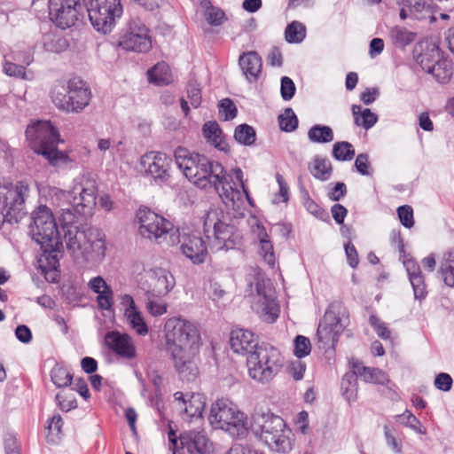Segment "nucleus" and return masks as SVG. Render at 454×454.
I'll return each mask as SVG.
<instances>
[{"label": "nucleus", "mask_w": 454, "mask_h": 454, "mask_svg": "<svg viewBox=\"0 0 454 454\" xmlns=\"http://www.w3.org/2000/svg\"><path fill=\"white\" fill-rule=\"evenodd\" d=\"M174 156L178 168L190 182L200 189L213 187L227 207H239L243 193L234 187L232 176L226 173L221 163L205 155L190 153L181 146L175 150Z\"/></svg>", "instance_id": "obj_1"}, {"label": "nucleus", "mask_w": 454, "mask_h": 454, "mask_svg": "<svg viewBox=\"0 0 454 454\" xmlns=\"http://www.w3.org/2000/svg\"><path fill=\"white\" fill-rule=\"evenodd\" d=\"M200 346V334L196 325L180 317L166 322L164 348L183 381L191 382L197 377L198 368L193 356Z\"/></svg>", "instance_id": "obj_2"}, {"label": "nucleus", "mask_w": 454, "mask_h": 454, "mask_svg": "<svg viewBox=\"0 0 454 454\" xmlns=\"http://www.w3.org/2000/svg\"><path fill=\"white\" fill-rule=\"evenodd\" d=\"M29 229L32 239L40 245L49 266L55 269L59 264L63 244L51 209L46 206H40L33 213Z\"/></svg>", "instance_id": "obj_3"}, {"label": "nucleus", "mask_w": 454, "mask_h": 454, "mask_svg": "<svg viewBox=\"0 0 454 454\" xmlns=\"http://www.w3.org/2000/svg\"><path fill=\"white\" fill-rule=\"evenodd\" d=\"M26 137L35 153L42 154L51 165L67 161L68 156L57 148L61 142L59 133L50 121H37L28 125Z\"/></svg>", "instance_id": "obj_4"}, {"label": "nucleus", "mask_w": 454, "mask_h": 454, "mask_svg": "<svg viewBox=\"0 0 454 454\" xmlns=\"http://www.w3.org/2000/svg\"><path fill=\"white\" fill-rule=\"evenodd\" d=\"M222 210L210 208L204 217V235L213 252L239 247L242 244L241 232L232 224L221 220Z\"/></svg>", "instance_id": "obj_5"}, {"label": "nucleus", "mask_w": 454, "mask_h": 454, "mask_svg": "<svg viewBox=\"0 0 454 454\" xmlns=\"http://www.w3.org/2000/svg\"><path fill=\"white\" fill-rule=\"evenodd\" d=\"M249 377L254 381L269 384L278 375L283 366L279 350L268 343H262L247 357Z\"/></svg>", "instance_id": "obj_6"}, {"label": "nucleus", "mask_w": 454, "mask_h": 454, "mask_svg": "<svg viewBox=\"0 0 454 454\" xmlns=\"http://www.w3.org/2000/svg\"><path fill=\"white\" fill-rule=\"evenodd\" d=\"M29 186L20 181L0 189V229L4 223H18L26 215L25 199Z\"/></svg>", "instance_id": "obj_7"}, {"label": "nucleus", "mask_w": 454, "mask_h": 454, "mask_svg": "<svg viewBox=\"0 0 454 454\" xmlns=\"http://www.w3.org/2000/svg\"><path fill=\"white\" fill-rule=\"evenodd\" d=\"M348 323L349 316L347 308L341 301H333L318 325L317 331L318 341L325 347L334 348Z\"/></svg>", "instance_id": "obj_8"}, {"label": "nucleus", "mask_w": 454, "mask_h": 454, "mask_svg": "<svg viewBox=\"0 0 454 454\" xmlns=\"http://www.w3.org/2000/svg\"><path fill=\"white\" fill-rule=\"evenodd\" d=\"M285 422L276 415H262L254 420L252 430L270 450L286 452L291 448L289 437L285 434Z\"/></svg>", "instance_id": "obj_9"}, {"label": "nucleus", "mask_w": 454, "mask_h": 454, "mask_svg": "<svg viewBox=\"0 0 454 454\" xmlns=\"http://www.w3.org/2000/svg\"><path fill=\"white\" fill-rule=\"evenodd\" d=\"M93 27L104 35L112 32L123 12L121 0H82Z\"/></svg>", "instance_id": "obj_10"}, {"label": "nucleus", "mask_w": 454, "mask_h": 454, "mask_svg": "<svg viewBox=\"0 0 454 454\" xmlns=\"http://www.w3.org/2000/svg\"><path fill=\"white\" fill-rule=\"evenodd\" d=\"M97 187L94 181L87 180L85 184L74 188V192L79 196H74L69 207L62 208L61 223L64 232L74 223L79 216L87 217L92 215L96 206Z\"/></svg>", "instance_id": "obj_11"}, {"label": "nucleus", "mask_w": 454, "mask_h": 454, "mask_svg": "<svg viewBox=\"0 0 454 454\" xmlns=\"http://www.w3.org/2000/svg\"><path fill=\"white\" fill-rule=\"evenodd\" d=\"M137 217L140 223L139 234L157 244L166 243L168 245L169 235L176 230L170 221L147 207L140 208Z\"/></svg>", "instance_id": "obj_12"}, {"label": "nucleus", "mask_w": 454, "mask_h": 454, "mask_svg": "<svg viewBox=\"0 0 454 454\" xmlns=\"http://www.w3.org/2000/svg\"><path fill=\"white\" fill-rule=\"evenodd\" d=\"M118 44L128 51L147 52L152 48L149 29L139 17H131L120 35Z\"/></svg>", "instance_id": "obj_13"}, {"label": "nucleus", "mask_w": 454, "mask_h": 454, "mask_svg": "<svg viewBox=\"0 0 454 454\" xmlns=\"http://www.w3.org/2000/svg\"><path fill=\"white\" fill-rule=\"evenodd\" d=\"M47 5L50 19L62 29L74 26L84 12L82 0H48Z\"/></svg>", "instance_id": "obj_14"}, {"label": "nucleus", "mask_w": 454, "mask_h": 454, "mask_svg": "<svg viewBox=\"0 0 454 454\" xmlns=\"http://www.w3.org/2000/svg\"><path fill=\"white\" fill-rule=\"evenodd\" d=\"M180 245L182 254L188 258L193 264H201L206 262L207 257V246L206 241L196 234H180L179 230H176L169 235L168 240V246Z\"/></svg>", "instance_id": "obj_15"}, {"label": "nucleus", "mask_w": 454, "mask_h": 454, "mask_svg": "<svg viewBox=\"0 0 454 454\" xmlns=\"http://www.w3.org/2000/svg\"><path fill=\"white\" fill-rule=\"evenodd\" d=\"M172 159L160 152H150L141 157L140 164L157 184H167L171 177Z\"/></svg>", "instance_id": "obj_16"}, {"label": "nucleus", "mask_w": 454, "mask_h": 454, "mask_svg": "<svg viewBox=\"0 0 454 454\" xmlns=\"http://www.w3.org/2000/svg\"><path fill=\"white\" fill-rule=\"evenodd\" d=\"M257 297L254 309L261 318L269 323H273L278 317L279 306L276 300L275 291L270 285L264 283L256 284Z\"/></svg>", "instance_id": "obj_17"}, {"label": "nucleus", "mask_w": 454, "mask_h": 454, "mask_svg": "<svg viewBox=\"0 0 454 454\" xmlns=\"http://www.w3.org/2000/svg\"><path fill=\"white\" fill-rule=\"evenodd\" d=\"M105 343L109 349L122 358L133 359L137 356L136 347L128 333L109 332L105 336Z\"/></svg>", "instance_id": "obj_18"}, {"label": "nucleus", "mask_w": 454, "mask_h": 454, "mask_svg": "<svg viewBox=\"0 0 454 454\" xmlns=\"http://www.w3.org/2000/svg\"><path fill=\"white\" fill-rule=\"evenodd\" d=\"M94 234V230H81L78 226H70L66 232L64 238L68 251L76 259H82L83 248H85L90 235Z\"/></svg>", "instance_id": "obj_19"}, {"label": "nucleus", "mask_w": 454, "mask_h": 454, "mask_svg": "<svg viewBox=\"0 0 454 454\" xmlns=\"http://www.w3.org/2000/svg\"><path fill=\"white\" fill-rule=\"evenodd\" d=\"M183 449L198 454H212L213 445L204 430H190L180 435Z\"/></svg>", "instance_id": "obj_20"}, {"label": "nucleus", "mask_w": 454, "mask_h": 454, "mask_svg": "<svg viewBox=\"0 0 454 454\" xmlns=\"http://www.w3.org/2000/svg\"><path fill=\"white\" fill-rule=\"evenodd\" d=\"M230 343L231 349L238 354L249 356L254 352L258 344L257 337L249 330L243 328L233 329L231 332Z\"/></svg>", "instance_id": "obj_21"}, {"label": "nucleus", "mask_w": 454, "mask_h": 454, "mask_svg": "<svg viewBox=\"0 0 454 454\" xmlns=\"http://www.w3.org/2000/svg\"><path fill=\"white\" fill-rule=\"evenodd\" d=\"M416 62L424 71H427L442 59L440 47L432 41H421L414 50Z\"/></svg>", "instance_id": "obj_22"}, {"label": "nucleus", "mask_w": 454, "mask_h": 454, "mask_svg": "<svg viewBox=\"0 0 454 454\" xmlns=\"http://www.w3.org/2000/svg\"><path fill=\"white\" fill-rule=\"evenodd\" d=\"M239 411L229 400L218 399L211 406L208 420L214 428L221 429Z\"/></svg>", "instance_id": "obj_23"}, {"label": "nucleus", "mask_w": 454, "mask_h": 454, "mask_svg": "<svg viewBox=\"0 0 454 454\" xmlns=\"http://www.w3.org/2000/svg\"><path fill=\"white\" fill-rule=\"evenodd\" d=\"M69 89L70 112L78 113L89 105L90 91L80 79L69 80Z\"/></svg>", "instance_id": "obj_24"}, {"label": "nucleus", "mask_w": 454, "mask_h": 454, "mask_svg": "<svg viewBox=\"0 0 454 454\" xmlns=\"http://www.w3.org/2000/svg\"><path fill=\"white\" fill-rule=\"evenodd\" d=\"M239 67L249 82H257L262 72V58L256 51L244 52L239 59Z\"/></svg>", "instance_id": "obj_25"}, {"label": "nucleus", "mask_w": 454, "mask_h": 454, "mask_svg": "<svg viewBox=\"0 0 454 454\" xmlns=\"http://www.w3.org/2000/svg\"><path fill=\"white\" fill-rule=\"evenodd\" d=\"M351 368L366 383L386 385L389 381L387 374L379 368L367 367L356 359L350 361Z\"/></svg>", "instance_id": "obj_26"}, {"label": "nucleus", "mask_w": 454, "mask_h": 454, "mask_svg": "<svg viewBox=\"0 0 454 454\" xmlns=\"http://www.w3.org/2000/svg\"><path fill=\"white\" fill-rule=\"evenodd\" d=\"M83 248L84 261H101L106 251V245L104 236L98 231L94 230V234L90 235L88 244Z\"/></svg>", "instance_id": "obj_27"}, {"label": "nucleus", "mask_w": 454, "mask_h": 454, "mask_svg": "<svg viewBox=\"0 0 454 454\" xmlns=\"http://www.w3.org/2000/svg\"><path fill=\"white\" fill-rule=\"evenodd\" d=\"M226 425L221 428L224 430L233 439H244L248 434L247 417L244 412L239 411L232 416L231 419H227Z\"/></svg>", "instance_id": "obj_28"}, {"label": "nucleus", "mask_w": 454, "mask_h": 454, "mask_svg": "<svg viewBox=\"0 0 454 454\" xmlns=\"http://www.w3.org/2000/svg\"><path fill=\"white\" fill-rule=\"evenodd\" d=\"M202 134L207 143L220 151H226L227 143L222 129L215 121H206L202 126Z\"/></svg>", "instance_id": "obj_29"}, {"label": "nucleus", "mask_w": 454, "mask_h": 454, "mask_svg": "<svg viewBox=\"0 0 454 454\" xmlns=\"http://www.w3.org/2000/svg\"><path fill=\"white\" fill-rule=\"evenodd\" d=\"M150 82L158 86L168 85L172 82V74L168 65L165 62L157 63L147 71Z\"/></svg>", "instance_id": "obj_30"}, {"label": "nucleus", "mask_w": 454, "mask_h": 454, "mask_svg": "<svg viewBox=\"0 0 454 454\" xmlns=\"http://www.w3.org/2000/svg\"><path fill=\"white\" fill-rule=\"evenodd\" d=\"M438 273L447 286L454 287V250L442 254Z\"/></svg>", "instance_id": "obj_31"}, {"label": "nucleus", "mask_w": 454, "mask_h": 454, "mask_svg": "<svg viewBox=\"0 0 454 454\" xmlns=\"http://www.w3.org/2000/svg\"><path fill=\"white\" fill-rule=\"evenodd\" d=\"M153 288L158 295H166L175 286L174 277L166 270L158 269L153 271Z\"/></svg>", "instance_id": "obj_32"}, {"label": "nucleus", "mask_w": 454, "mask_h": 454, "mask_svg": "<svg viewBox=\"0 0 454 454\" xmlns=\"http://www.w3.org/2000/svg\"><path fill=\"white\" fill-rule=\"evenodd\" d=\"M69 82L65 84L63 82L56 83L51 90L53 104L60 110L70 112L69 105Z\"/></svg>", "instance_id": "obj_33"}, {"label": "nucleus", "mask_w": 454, "mask_h": 454, "mask_svg": "<svg viewBox=\"0 0 454 454\" xmlns=\"http://www.w3.org/2000/svg\"><path fill=\"white\" fill-rule=\"evenodd\" d=\"M43 45L46 51L51 53L63 52L69 46L67 40L64 36L52 32L43 35Z\"/></svg>", "instance_id": "obj_34"}, {"label": "nucleus", "mask_w": 454, "mask_h": 454, "mask_svg": "<svg viewBox=\"0 0 454 454\" xmlns=\"http://www.w3.org/2000/svg\"><path fill=\"white\" fill-rule=\"evenodd\" d=\"M393 242H397L398 251L400 253V256L403 258V263L406 270L408 278L422 273L420 266L416 262V261L413 258L409 257V255H406L404 243L400 233L394 234Z\"/></svg>", "instance_id": "obj_35"}, {"label": "nucleus", "mask_w": 454, "mask_h": 454, "mask_svg": "<svg viewBox=\"0 0 454 454\" xmlns=\"http://www.w3.org/2000/svg\"><path fill=\"white\" fill-rule=\"evenodd\" d=\"M352 114L355 123L357 126H362L364 129L373 127L378 120V116L369 108L362 110V106L357 105L352 106Z\"/></svg>", "instance_id": "obj_36"}, {"label": "nucleus", "mask_w": 454, "mask_h": 454, "mask_svg": "<svg viewBox=\"0 0 454 454\" xmlns=\"http://www.w3.org/2000/svg\"><path fill=\"white\" fill-rule=\"evenodd\" d=\"M308 138L315 144H327L333 140V131L330 126L316 124L308 131Z\"/></svg>", "instance_id": "obj_37"}, {"label": "nucleus", "mask_w": 454, "mask_h": 454, "mask_svg": "<svg viewBox=\"0 0 454 454\" xmlns=\"http://www.w3.org/2000/svg\"><path fill=\"white\" fill-rule=\"evenodd\" d=\"M357 377L358 375L354 372H347L341 380L340 389L342 395L348 402H354L357 395Z\"/></svg>", "instance_id": "obj_38"}, {"label": "nucleus", "mask_w": 454, "mask_h": 454, "mask_svg": "<svg viewBox=\"0 0 454 454\" xmlns=\"http://www.w3.org/2000/svg\"><path fill=\"white\" fill-rule=\"evenodd\" d=\"M389 38L396 47L404 48L415 40L416 34L405 27L396 26L390 29Z\"/></svg>", "instance_id": "obj_39"}, {"label": "nucleus", "mask_w": 454, "mask_h": 454, "mask_svg": "<svg viewBox=\"0 0 454 454\" xmlns=\"http://www.w3.org/2000/svg\"><path fill=\"white\" fill-rule=\"evenodd\" d=\"M332 170V164L329 160L320 156H315L313 166L310 168V173L315 178L320 181H326L330 179Z\"/></svg>", "instance_id": "obj_40"}, {"label": "nucleus", "mask_w": 454, "mask_h": 454, "mask_svg": "<svg viewBox=\"0 0 454 454\" xmlns=\"http://www.w3.org/2000/svg\"><path fill=\"white\" fill-rule=\"evenodd\" d=\"M127 324L134 330L138 335L145 336L148 333L147 324L139 309L129 311L123 314Z\"/></svg>", "instance_id": "obj_41"}, {"label": "nucleus", "mask_w": 454, "mask_h": 454, "mask_svg": "<svg viewBox=\"0 0 454 454\" xmlns=\"http://www.w3.org/2000/svg\"><path fill=\"white\" fill-rule=\"evenodd\" d=\"M205 408V403L201 400L200 395H192L184 407L180 409L184 411L186 419L201 418Z\"/></svg>", "instance_id": "obj_42"}, {"label": "nucleus", "mask_w": 454, "mask_h": 454, "mask_svg": "<svg viewBox=\"0 0 454 454\" xmlns=\"http://www.w3.org/2000/svg\"><path fill=\"white\" fill-rule=\"evenodd\" d=\"M427 73L431 74L439 82L446 83L452 75V67L450 61L441 59Z\"/></svg>", "instance_id": "obj_43"}, {"label": "nucleus", "mask_w": 454, "mask_h": 454, "mask_svg": "<svg viewBox=\"0 0 454 454\" xmlns=\"http://www.w3.org/2000/svg\"><path fill=\"white\" fill-rule=\"evenodd\" d=\"M234 138L238 143L250 146L256 140L255 129L247 123L238 125L235 128Z\"/></svg>", "instance_id": "obj_44"}, {"label": "nucleus", "mask_w": 454, "mask_h": 454, "mask_svg": "<svg viewBox=\"0 0 454 454\" xmlns=\"http://www.w3.org/2000/svg\"><path fill=\"white\" fill-rule=\"evenodd\" d=\"M306 36V27L299 21H293L287 25L285 30L286 40L289 43H301Z\"/></svg>", "instance_id": "obj_45"}, {"label": "nucleus", "mask_w": 454, "mask_h": 454, "mask_svg": "<svg viewBox=\"0 0 454 454\" xmlns=\"http://www.w3.org/2000/svg\"><path fill=\"white\" fill-rule=\"evenodd\" d=\"M260 239V254L263 257V260L270 266L274 267L275 265V253L273 249V245L269 239V236L266 233L265 230L259 233Z\"/></svg>", "instance_id": "obj_46"}, {"label": "nucleus", "mask_w": 454, "mask_h": 454, "mask_svg": "<svg viewBox=\"0 0 454 454\" xmlns=\"http://www.w3.org/2000/svg\"><path fill=\"white\" fill-rule=\"evenodd\" d=\"M51 379L57 387H64L71 385L73 375L67 368L57 364L51 371Z\"/></svg>", "instance_id": "obj_47"}, {"label": "nucleus", "mask_w": 454, "mask_h": 454, "mask_svg": "<svg viewBox=\"0 0 454 454\" xmlns=\"http://www.w3.org/2000/svg\"><path fill=\"white\" fill-rule=\"evenodd\" d=\"M333 156L337 160H350L355 156V149L348 142H336L333 146Z\"/></svg>", "instance_id": "obj_48"}, {"label": "nucleus", "mask_w": 454, "mask_h": 454, "mask_svg": "<svg viewBox=\"0 0 454 454\" xmlns=\"http://www.w3.org/2000/svg\"><path fill=\"white\" fill-rule=\"evenodd\" d=\"M280 129L285 132L294 131L298 127V118L294 110L290 107L286 108L284 113L278 116Z\"/></svg>", "instance_id": "obj_49"}, {"label": "nucleus", "mask_w": 454, "mask_h": 454, "mask_svg": "<svg viewBox=\"0 0 454 454\" xmlns=\"http://www.w3.org/2000/svg\"><path fill=\"white\" fill-rule=\"evenodd\" d=\"M395 418L402 425L414 432L419 434H426V429L423 428L420 421L409 410H406L403 414L397 415Z\"/></svg>", "instance_id": "obj_50"}, {"label": "nucleus", "mask_w": 454, "mask_h": 454, "mask_svg": "<svg viewBox=\"0 0 454 454\" xmlns=\"http://www.w3.org/2000/svg\"><path fill=\"white\" fill-rule=\"evenodd\" d=\"M413 289L414 299L422 301L427 296V285L422 273L409 278Z\"/></svg>", "instance_id": "obj_51"}, {"label": "nucleus", "mask_w": 454, "mask_h": 454, "mask_svg": "<svg viewBox=\"0 0 454 454\" xmlns=\"http://www.w3.org/2000/svg\"><path fill=\"white\" fill-rule=\"evenodd\" d=\"M218 112L223 121H231L237 116L238 109L233 101L226 98L219 102Z\"/></svg>", "instance_id": "obj_52"}, {"label": "nucleus", "mask_w": 454, "mask_h": 454, "mask_svg": "<svg viewBox=\"0 0 454 454\" xmlns=\"http://www.w3.org/2000/svg\"><path fill=\"white\" fill-rule=\"evenodd\" d=\"M97 302L99 309L111 311L114 306V292L109 286L98 294Z\"/></svg>", "instance_id": "obj_53"}, {"label": "nucleus", "mask_w": 454, "mask_h": 454, "mask_svg": "<svg viewBox=\"0 0 454 454\" xmlns=\"http://www.w3.org/2000/svg\"><path fill=\"white\" fill-rule=\"evenodd\" d=\"M311 345L309 338L298 335L294 340V353L296 357L302 358L310 353Z\"/></svg>", "instance_id": "obj_54"}, {"label": "nucleus", "mask_w": 454, "mask_h": 454, "mask_svg": "<svg viewBox=\"0 0 454 454\" xmlns=\"http://www.w3.org/2000/svg\"><path fill=\"white\" fill-rule=\"evenodd\" d=\"M4 72L8 76L20 78L23 80L32 79V77L27 76L26 68L23 66L12 63L11 61H5L4 64Z\"/></svg>", "instance_id": "obj_55"}, {"label": "nucleus", "mask_w": 454, "mask_h": 454, "mask_svg": "<svg viewBox=\"0 0 454 454\" xmlns=\"http://www.w3.org/2000/svg\"><path fill=\"white\" fill-rule=\"evenodd\" d=\"M369 324L376 332L377 335L382 340H388L391 336V332L388 327L383 323L376 315H371L369 317Z\"/></svg>", "instance_id": "obj_56"}, {"label": "nucleus", "mask_w": 454, "mask_h": 454, "mask_svg": "<svg viewBox=\"0 0 454 454\" xmlns=\"http://www.w3.org/2000/svg\"><path fill=\"white\" fill-rule=\"evenodd\" d=\"M58 402V405L63 411H69L77 407V401L73 394L67 395L64 393H59L55 397Z\"/></svg>", "instance_id": "obj_57"}, {"label": "nucleus", "mask_w": 454, "mask_h": 454, "mask_svg": "<svg viewBox=\"0 0 454 454\" xmlns=\"http://www.w3.org/2000/svg\"><path fill=\"white\" fill-rule=\"evenodd\" d=\"M187 97L192 107L198 108L202 102L201 89L196 82H190L187 87Z\"/></svg>", "instance_id": "obj_58"}, {"label": "nucleus", "mask_w": 454, "mask_h": 454, "mask_svg": "<svg viewBox=\"0 0 454 454\" xmlns=\"http://www.w3.org/2000/svg\"><path fill=\"white\" fill-rule=\"evenodd\" d=\"M296 87L294 82L288 76H283L281 78L280 84V94L285 101L292 99L294 96Z\"/></svg>", "instance_id": "obj_59"}, {"label": "nucleus", "mask_w": 454, "mask_h": 454, "mask_svg": "<svg viewBox=\"0 0 454 454\" xmlns=\"http://www.w3.org/2000/svg\"><path fill=\"white\" fill-rule=\"evenodd\" d=\"M398 217L405 228H411L414 225L413 209L411 206L403 205L397 208Z\"/></svg>", "instance_id": "obj_60"}, {"label": "nucleus", "mask_w": 454, "mask_h": 454, "mask_svg": "<svg viewBox=\"0 0 454 454\" xmlns=\"http://www.w3.org/2000/svg\"><path fill=\"white\" fill-rule=\"evenodd\" d=\"M224 12L217 8L211 7L206 12V20L212 26H219L224 19Z\"/></svg>", "instance_id": "obj_61"}, {"label": "nucleus", "mask_w": 454, "mask_h": 454, "mask_svg": "<svg viewBox=\"0 0 454 454\" xmlns=\"http://www.w3.org/2000/svg\"><path fill=\"white\" fill-rule=\"evenodd\" d=\"M225 454H264L248 444L234 443Z\"/></svg>", "instance_id": "obj_62"}, {"label": "nucleus", "mask_w": 454, "mask_h": 454, "mask_svg": "<svg viewBox=\"0 0 454 454\" xmlns=\"http://www.w3.org/2000/svg\"><path fill=\"white\" fill-rule=\"evenodd\" d=\"M434 386L439 390L449 391L452 387V379L448 373L441 372L435 377Z\"/></svg>", "instance_id": "obj_63"}, {"label": "nucleus", "mask_w": 454, "mask_h": 454, "mask_svg": "<svg viewBox=\"0 0 454 454\" xmlns=\"http://www.w3.org/2000/svg\"><path fill=\"white\" fill-rule=\"evenodd\" d=\"M348 263L351 268H356L358 265V254L355 246L348 241L344 246Z\"/></svg>", "instance_id": "obj_64"}]
</instances>
